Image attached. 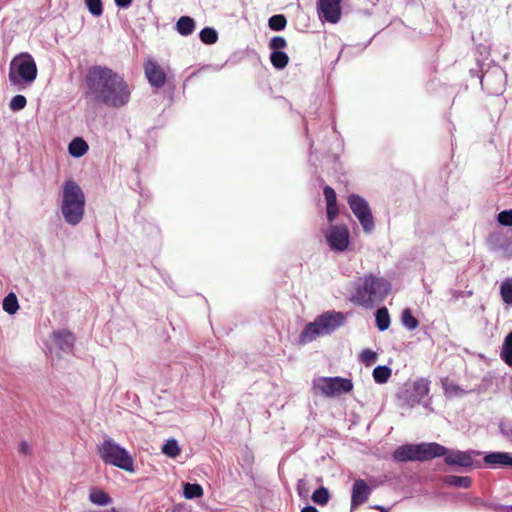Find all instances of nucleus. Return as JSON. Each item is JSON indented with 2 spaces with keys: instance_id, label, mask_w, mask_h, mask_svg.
I'll return each instance as SVG.
<instances>
[{
  "instance_id": "nucleus-12",
  "label": "nucleus",
  "mask_w": 512,
  "mask_h": 512,
  "mask_svg": "<svg viewBox=\"0 0 512 512\" xmlns=\"http://www.w3.org/2000/svg\"><path fill=\"white\" fill-rule=\"evenodd\" d=\"M325 240L331 251L341 253L348 249L351 242L349 228L342 225H331L325 232Z\"/></svg>"
},
{
  "instance_id": "nucleus-32",
  "label": "nucleus",
  "mask_w": 512,
  "mask_h": 512,
  "mask_svg": "<svg viewBox=\"0 0 512 512\" xmlns=\"http://www.w3.org/2000/svg\"><path fill=\"white\" fill-rule=\"evenodd\" d=\"M287 26V18L284 14H274L268 19V27L275 32L283 31Z\"/></svg>"
},
{
  "instance_id": "nucleus-15",
  "label": "nucleus",
  "mask_w": 512,
  "mask_h": 512,
  "mask_svg": "<svg viewBox=\"0 0 512 512\" xmlns=\"http://www.w3.org/2000/svg\"><path fill=\"white\" fill-rule=\"evenodd\" d=\"M372 493V488L361 478L354 480L351 489V512L364 504Z\"/></svg>"
},
{
  "instance_id": "nucleus-33",
  "label": "nucleus",
  "mask_w": 512,
  "mask_h": 512,
  "mask_svg": "<svg viewBox=\"0 0 512 512\" xmlns=\"http://www.w3.org/2000/svg\"><path fill=\"white\" fill-rule=\"evenodd\" d=\"M162 453L170 458H176L181 453V448L178 441L170 438L162 445Z\"/></svg>"
},
{
  "instance_id": "nucleus-43",
  "label": "nucleus",
  "mask_w": 512,
  "mask_h": 512,
  "mask_svg": "<svg viewBox=\"0 0 512 512\" xmlns=\"http://www.w3.org/2000/svg\"><path fill=\"white\" fill-rule=\"evenodd\" d=\"M485 509L492 510L494 512H507L508 505H503L500 503H493V502H485Z\"/></svg>"
},
{
  "instance_id": "nucleus-59",
  "label": "nucleus",
  "mask_w": 512,
  "mask_h": 512,
  "mask_svg": "<svg viewBox=\"0 0 512 512\" xmlns=\"http://www.w3.org/2000/svg\"><path fill=\"white\" fill-rule=\"evenodd\" d=\"M324 150H325V148H323V147L319 148V151H324Z\"/></svg>"
},
{
  "instance_id": "nucleus-23",
  "label": "nucleus",
  "mask_w": 512,
  "mask_h": 512,
  "mask_svg": "<svg viewBox=\"0 0 512 512\" xmlns=\"http://www.w3.org/2000/svg\"><path fill=\"white\" fill-rule=\"evenodd\" d=\"M375 325L377 329L381 332L386 331L390 324L391 319L389 315V311L386 307H380L375 311Z\"/></svg>"
},
{
  "instance_id": "nucleus-53",
  "label": "nucleus",
  "mask_w": 512,
  "mask_h": 512,
  "mask_svg": "<svg viewBox=\"0 0 512 512\" xmlns=\"http://www.w3.org/2000/svg\"><path fill=\"white\" fill-rule=\"evenodd\" d=\"M371 40L372 39H370L364 46L361 47L360 52L366 49V47L371 43Z\"/></svg>"
},
{
  "instance_id": "nucleus-36",
  "label": "nucleus",
  "mask_w": 512,
  "mask_h": 512,
  "mask_svg": "<svg viewBox=\"0 0 512 512\" xmlns=\"http://www.w3.org/2000/svg\"><path fill=\"white\" fill-rule=\"evenodd\" d=\"M85 6L89 13L94 17H100L103 14L102 0H84Z\"/></svg>"
},
{
  "instance_id": "nucleus-30",
  "label": "nucleus",
  "mask_w": 512,
  "mask_h": 512,
  "mask_svg": "<svg viewBox=\"0 0 512 512\" xmlns=\"http://www.w3.org/2000/svg\"><path fill=\"white\" fill-rule=\"evenodd\" d=\"M311 499L315 504L319 506H325L328 504L330 500V492L328 488L321 485L314 490V492L311 495Z\"/></svg>"
},
{
  "instance_id": "nucleus-44",
  "label": "nucleus",
  "mask_w": 512,
  "mask_h": 512,
  "mask_svg": "<svg viewBox=\"0 0 512 512\" xmlns=\"http://www.w3.org/2000/svg\"><path fill=\"white\" fill-rule=\"evenodd\" d=\"M352 47L350 46H343V48L341 49V51L339 52L338 54V57L336 58V60L334 61V63L338 62L340 58H345L346 60H349L352 58L353 56V53H352Z\"/></svg>"
},
{
  "instance_id": "nucleus-42",
  "label": "nucleus",
  "mask_w": 512,
  "mask_h": 512,
  "mask_svg": "<svg viewBox=\"0 0 512 512\" xmlns=\"http://www.w3.org/2000/svg\"><path fill=\"white\" fill-rule=\"evenodd\" d=\"M323 194L326 200V204L337 202L336 192L331 186L325 185L323 187Z\"/></svg>"
},
{
  "instance_id": "nucleus-27",
  "label": "nucleus",
  "mask_w": 512,
  "mask_h": 512,
  "mask_svg": "<svg viewBox=\"0 0 512 512\" xmlns=\"http://www.w3.org/2000/svg\"><path fill=\"white\" fill-rule=\"evenodd\" d=\"M89 500L97 506H107L112 503L110 495L101 489H92L89 494Z\"/></svg>"
},
{
  "instance_id": "nucleus-21",
  "label": "nucleus",
  "mask_w": 512,
  "mask_h": 512,
  "mask_svg": "<svg viewBox=\"0 0 512 512\" xmlns=\"http://www.w3.org/2000/svg\"><path fill=\"white\" fill-rule=\"evenodd\" d=\"M443 483L447 486L468 489L472 485V479L469 476L446 475L443 477Z\"/></svg>"
},
{
  "instance_id": "nucleus-10",
  "label": "nucleus",
  "mask_w": 512,
  "mask_h": 512,
  "mask_svg": "<svg viewBox=\"0 0 512 512\" xmlns=\"http://www.w3.org/2000/svg\"><path fill=\"white\" fill-rule=\"evenodd\" d=\"M9 80L16 86H25L32 82V57L28 53L17 55L12 59Z\"/></svg>"
},
{
  "instance_id": "nucleus-17",
  "label": "nucleus",
  "mask_w": 512,
  "mask_h": 512,
  "mask_svg": "<svg viewBox=\"0 0 512 512\" xmlns=\"http://www.w3.org/2000/svg\"><path fill=\"white\" fill-rule=\"evenodd\" d=\"M55 345L64 354H70L75 344L74 334L67 329H60L52 333Z\"/></svg>"
},
{
  "instance_id": "nucleus-50",
  "label": "nucleus",
  "mask_w": 512,
  "mask_h": 512,
  "mask_svg": "<svg viewBox=\"0 0 512 512\" xmlns=\"http://www.w3.org/2000/svg\"><path fill=\"white\" fill-rule=\"evenodd\" d=\"M371 509H374V510H377L379 512H387L389 511V508L383 506V505H380V504H375L373 506H371Z\"/></svg>"
},
{
  "instance_id": "nucleus-11",
  "label": "nucleus",
  "mask_w": 512,
  "mask_h": 512,
  "mask_svg": "<svg viewBox=\"0 0 512 512\" xmlns=\"http://www.w3.org/2000/svg\"><path fill=\"white\" fill-rule=\"evenodd\" d=\"M314 388L328 397H338L353 390V382L340 376L320 377L313 381Z\"/></svg>"
},
{
  "instance_id": "nucleus-13",
  "label": "nucleus",
  "mask_w": 512,
  "mask_h": 512,
  "mask_svg": "<svg viewBox=\"0 0 512 512\" xmlns=\"http://www.w3.org/2000/svg\"><path fill=\"white\" fill-rule=\"evenodd\" d=\"M342 0H317V13L321 21L336 24L342 15Z\"/></svg>"
},
{
  "instance_id": "nucleus-8",
  "label": "nucleus",
  "mask_w": 512,
  "mask_h": 512,
  "mask_svg": "<svg viewBox=\"0 0 512 512\" xmlns=\"http://www.w3.org/2000/svg\"><path fill=\"white\" fill-rule=\"evenodd\" d=\"M439 447L442 448V451L436 455V458L443 457L444 463L456 470H470L474 466L473 458L481 455V451L475 449H450L442 444H439Z\"/></svg>"
},
{
  "instance_id": "nucleus-45",
  "label": "nucleus",
  "mask_w": 512,
  "mask_h": 512,
  "mask_svg": "<svg viewBox=\"0 0 512 512\" xmlns=\"http://www.w3.org/2000/svg\"><path fill=\"white\" fill-rule=\"evenodd\" d=\"M297 492L300 497H307L308 488L307 482L304 479H300L297 483Z\"/></svg>"
},
{
  "instance_id": "nucleus-22",
  "label": "nucleus",
  "mask_w": 512,
  "mask_h": 512,
  "mask_svg": "<svg viewBox=\"0 0 512 512\" xmlns=\"http://www.w3.org/2000/svg\"><path fill=\"white\" fill-rule=\"evenodd\" d=\"M489 244L494 251L507 252L511 247V242L502 234L494 233L489 237Z\"/></svg>"
},
{
  "instance_id": "nucleus-29",
  "label": "nucleus",
  "mask_w": 512,
  "mask_h": 512,
  "mask_svg": "<svg viewBox=\"0 0 512 512\" xmlns=\"http://www.w3.org/2000/svg\"><path fill=\"white\" fill-rule=\"evenodd\" d=\"M203 488L199 483L183 484V496L185 499L192 500L202 497Z\"/></svg>"
},
{
  "instance_id": "nucleus-31",
  "label": "nucleus",
  "mask_w": 512,
  "mask_h": 512,
  "mask_svg": "<svg viewBox=\"0 0 512 512\" xmlns=\"http://www.w3.org/2000/svg\"><path fill=\"white\" fill-rule=\"evenodd\" d=\"M199 38L205 45H213L218 41V32L215 28L206 26L199 32Z\"/></svg>"
},
{
  "instance_id": "nucleus-26",
  "label": "nucleus",
  "mask_w": 512,
  "mask_h": 512,
  "mask_svg": "<svg viewBox=\"0 0 512 512\" xmlns=\"http://www.w3.org/2000/svg\"><path fill=\"white\" fill-rule=\"evenodd\" d=\"M269 58L272 66L277 70H283L289 63V56L283 50L271 51Z\"/></svg>"
},
{
  "instance_id": "nucleus-37",
  "label": "nucleus",
  "mask_w": 512,
  "mask_h": 512,
  "mask_svg": "<svg viewBox=\"0 0 512 512\" xmlns=\"http://www.w3.org/2000/svg\"><path fill=\"white\" fill-rule=\"evenodd\" d=\"M359 359L361 363H363L366 367L372 366L378 359V355L375 351L371 349H364L360 355Z\"/></svg>"
},
{
  "instance_id": "nucleus-1",
  "label": "nucleus",
  "mask_w": 512,
  "mask_h": 512,
  "mask_svg": "<svg viewBox=\"0 0 512 512\" xmlns=\"http://www.w3.org/2000/svg\"><path fill=\"white\" fill-rule=\"evenodd\" d=\"M84 83V97L90 102L114 109L123 108L130 102V85L123 75L107 66L89 67Z\"/></svg>"
},
{
  "instance_id": "nucleus-25",
  "label": "nucleus",
  "mask_w": 512,
  "mask_h": 512,
  "mask_svg": "<svg viewBox=\"0 0 512 512\" xmlns=\"http://www.w3.org/2000/svg\"><path fill=\"white\" fill-rule=\"evenodd\" d=\"M392 375V369L388 365H378L372 371V377L375 383L385 384Z\"/></svg>"
},
{
  "instance_id": "nucleus-49",
  "label": "nucleus",
  "mask_w": 512,
  "mask_h": 512,
  "mask_svg": "<svg viewBox=\"0 0 512 512\" xmlns=\"http://www.w3.org/2000/svg\"><path fill=\"white\" fill-rule=\"evenodd\" d=\"M29 449H30V447H29V444H28L27 442L23 441V442L20 444V451H21L23 454L27 455V454L29 453Z\"/></svg>"
},
{
  "instance_id": "nucleus-38",
  "label": "nucleus",
  "mask_w": 512,
  "mask_h": 512,
  "mask_svg": "<svg viewBox=\"0 0 512 512\" xmlns=\"http://www.w3.org/2000/svg\"><path fill=\"white\" fill-rule=\"evenodd\" d=\"M268 47L270 51H279L287 47V41L283 36H273L269 40Z\"/></svg>"
},
{
  "instance_id": "nucleus-40",
  "label": "nucleus",
  "mask_w": 512,
  "mask_h": 512,
  "mask_svg": "<svg viewBox=\"0 0 512 512\" xmlns=\"http://www.w3.org/2000/svg\"><path fill=\"white\" fill-rule=\"evenodd\" d=\"M339 214L337 202L326 204V217L329 222H333Z\"/></svg>"
},
{
  "instance_id": "nucleus-7",
  "label": "nucleus",
  "mask_w": 512,
  "mask_h": 512,
  "mask_svg": "<svg viewBox=\"0 0 512 512\" xmlns=\"http://www.w3.org/2000/svg\"><path fill=\"white\" fill-rule=\"evenodd\" d=\"M430 391V382L424 378H418L412 383H405L397 393V398L402 407L413 408L422 403V400Z\"/></svg>"
},
{
  "instance_id": "nucleus-34",
  "label": "nucleus",
  "mask_w": 512,
  "mask_h": 512,
  "mask_svg": "<svg viewBox=\"0 0 512 512\" xmlns=\"http://www.w3.org/2000/svg\"><path fill=\"white\" fill-rule=\"evenodd\" d=\"M500 295L506 305L512 306V277H508L502 281L500 285Z\"/></svg>"
},
{
  "instance_id": "nucleus-51",
  "label": "nucleus",
  "mask_w": 512,
  "mask_h": 512,
  "mask_svg": "<svg viewBox=\"0 0 512 512\" xmlns=\"http://www.w3.org/2000/svg\"><path fill=\"white\" fill-rule=\"evenodd\" d=\"M499 430H500V433L503 435V436H509V431L508 429H505L504 425L501 423L499 425Z\"/></svg>"
},
{
  "instance_id": "nucleus-16",
  "label": "nucleus",
  "mask_w": 512,
  "mask_h": 512,
  "mask_svg": "<svg viewBox=\"0 0 512 512\" xmlns=\"http://www.w3.org/2000/svg\"><path fill=\"white\" fill-rule=\"evenodd\" d=\"M144 71L149 84L156 88H162L167 80L164 69L153 59H148L144 64Z\"/></svg>"
},
{
  "instance_id": "nucleus-55",
  "label": "nucleus",
  "mask_w": 512,
  "mask_h": 512,
  "mask_svg": "<svg viewBox=\"0 0 512 512\" xmlns=\"http://www.w3.org/2000/svg\"><path fill=\"white\" fill-rule=\"evenodd\" d=\"M470 74H471L472 76L476 75L475 70H474V69H470Z\"/></svg>"
},
{
  "instance_id": "nucleus-58",
  "label": "nucleus",
  "mask_w": 512,
  "mask_h": 512,
  "mask_svg": "<svg viewBox=\"0 0 512 512\" xmlns=\"http://www.w3.org/2000/svg\"><path fill=\"white\" fill-rule=\"evenodd\" d=\"M483 82V76H480V83L482 84Z\"/></svg>"
},
{
  "instance_id": "nucleus-19",
  "label": "nucleus",
  "mask_w": 512,
  "mask_h": 512,
  "mask_svg": "<svg viewBox=\"0 0 512 512\" xmlns=\"http://www.w3.org/2000/svg\"><path fill=\"white\" fill-rule=\"evenodd\" d=\"M89 150V145L83 137H74L68 145L69 155L73 158L84 156Z\"/></svg>"
},
{
  "instance_id": "nucleus-46",
  "label": "nucleus",
  "mask_w": 512,
  "mask_h": 512,
  "mask_svg": "<svg viewBox=\"0 0 512 512\" xmlns=\"http://www.w3.org/2000/svg\"><path fill=\"white\" fill-rule=\"evenodd\" d=\"M485 502H486V501H485V500H483V499H482V498H480V497H475V496H473V497H470V498H469V504H470L472 507H476V508H478V507H483V508H485Z\"/></svg>"
},
{
  "instance_id": "nucleus-9",
  "label": "nucleus",
  "mask_w": 512,
  "mask_h": 512,
  "mask_svg": "<svg viewBox=\"0 0 512 512\" xmlns=\"http://www.w3.org/2000/svg\"><path fill=\"white\" fill-rule=\"evenodd\" d=\"M347 204L363 231L367 234L372 233L375 229V219L368 201L359 194L351 193L347 196Z\"/></svg>"
},
{
  "instance_id": "nucleus-5",
  "label": "nucleus",
  "mask_w": 512,
  "mask_h": 512,
  "mask_svg": "<svg viewBox=\"0 0 512 512\" xmlns=\"http://www.w3.org/2000/svg\"><path fill=\"white\" fill-rule=\"evenodd\" d=\"M441 451L437 442L406 443L393 451L392 459L398 463L426 462L435 459Z\"/></svg>"
},
{
  "instance_id": "nucleus-57",
  "label": "nucleus",
  "mask_w": 512,
  "mask_h": 512,
  "mask_svg": "<svg viewBox=\"0 0 512 512\" xmlns=\"http://www.w3.org/2000/svg\"><path fill=\"white\" fill-rule=\"evenodd\" d=\"M306 134H308V127L305 125ZM307 138H309V135H307Z\"/></svg>"
},
{
  "instance_id": "nucleus-2",
  "label": "nucleus",
  "mask_w": 512,
  "mask_h": 512,
  "mask_svg": "<svg viewBox=\"0 0 512 512\" xmlns=\"http://www.w3.org/2000/svg\"><path fill=\"white\" fill-rule=\"evenodd\" d=\"M60 211L64 221L77 226L85 213V194L80 185L72 179L66 180L61 187Z\"/></svg>"
},
{
  "instance_id": "nucleus-41",
  "label": "nucleus",
  "mask_w": 512,
  "mask_h": 512,
  "mask_svg": "<svg viewBox=\"0 0 512 512\" xmlns=\"http://www.w3.org/2000/svg\"><path fill=\"white\" fill-rule=\"evenodd\" d=\"M26 102V98L23 95H16L10 101V108L13 111L21 110L25 107Z\"/></svg>"
},
{
  "instance_id": "nucleus-35",
  "label": "nucleus",
  "mask_w": 512,
  "mask_h": 512,
  "mask_svg": "<svg viewBox=\"0 0 512 512\" xmlns=\"http://www.w3.org/2000/svg\"><path fill=\"white\" fill-rule=\"evenodd\" d=\"M3 310L8 314H15L19 308L17 297L14 293H9L3 300Z\"/></svg>"
},
{
  "instance_id": "nucleus-48",
  "label": "nucleus",
  "mask_w": 512,
  "mask_h": 512,
  "mask_svg": "<svg viewBox=\"0 0 512 512\" xmlns=\"http://www.w3.org/2000/svg\"><path fill=\"white\" fill-rule=\"evenodd\" d=\"M300 512H319L318 509L313 506V505H310V504H307L306 506H304Z\"/></svg>"
},
{
  "instance_id": "nucleus-60",
  "label": "nucleus",
  "mask_w": 512,
  "mask_h": 512,
  "mask_svg": "<svg viewBox=\"0 0 512 512\" xmlns=\"http://www.w3.org/2000/svg\"><path fill=\"white\" fill-rule=\"evenodd\" d=\"M387 512H389V511H387Z\"/></svg>"
},
{
  "instance_id": "nucleus-6",
  "label": "nucleus",
  "mask_w": 512,
  "mask_h": 512,
  "mask_svg": "<svg viewBox=\"0 0 512 512\" xmlns=\"http://www.w3.org/2000/svg\"><path fill=\"white\" fill-rule=\"evenodd\" d=\"M97 451L105 464L115 466L129 473L135 472L134 459L130 452L112 438L104 439L98 445Z\"/></svg>"
},
{
  "instance_id": "nucleus-56",
  "label": "nucleus",
  "mask_w": 512,
  "mask_h": 512,
  "mask_svg": "<svg viewBox=\"0 0 512 512\" xmlns=\"http://www.w3.org/2000/svg\"><path fill=\"white\" fill-rule=\"evenodd\" d=\"M507 512H512V504H511V505H508Z\"/></svg>"
},
{
  "instance_id": "nucleus-39",
  "label": "nucleus",
  "mask_w": 512,
  "mask_h": 512,
  "mask_svg": "<svg viewBox=\"0 0 512 512\" xmlns=\"http://www.w3.org/2000/svg\"><path fill=\"white\" fill-rule=\"evenodd\" d=\"M497 222L504 227H512V209H505L498 213Z\"/></svg>"
},
{
  "instance_id": "nucleus-28",
  "label": "nucleus",
  "mask_w": 512,
  "mask_h": 512,
  "mask_svg": "<svg viewBox=\"0 0 512 512\" xmlns=\"http://www.w3.org/2000/svg\"><path fill=\"white\" fill-rule=\"evenodd\" d=\"M401 324L408 330L413 331L419 326L418 319L413 315L410 308H404L401 313Z\"/></svg>"
},
{
  "instance_id": "nucleus-4",
  "label": "nucleus",
  "mask_w": 512,
  "mask_h": 512,
  "mask_svg": "<svg viewBox=\"0 0 512 512\" xmlns=\"http://www.w3.org/2000/svg\"><path fill=\"white\" fill-rule=\"evenodd\" d=\"M346 316L341 311L328 310L318 315L314 321L307 323L301 331L297 343L304 346L317 337L330 335L339 327L343 326Z\"/></svg>"
},
{
  "instance_id": "nucleus-24",
  "label": "nucleus",
  "mask_w": 512,
  "mask_h": 512,
  "mask_svg": "<svg viewBox=\"0 0 512 512\" xmlns=\"http://www.w3.org/2000/svg\"><path fill=\"white\" fill-rule=\"evenodd\" d=\"M500 358L509 367H512V330L504 337Z\"/></svg>"
},
{
  "instance_id": "nucleus-14",
  "label": "nucleus",
  "mask_w": 512,
  "mask_h": 512,
  "mask_svg": "<svg viewBox=\"0 0 512 512\" xmlns=\"http://www.w3.org/2000/svg\"><path fill=\"white\" fill-rule=\"evenodd\" d=\"M483 464L489 469H512V453L506 451H481Z\"/></svg>"
},
{
  "instance_id": "nucleus-18",
  "label": "nucleus",
  "mask_w": 512,
  "mask_h": 512,
  "mask_svg": "<svg viewBox=\"0 0 512 512\" xmlns=\"http://www.w3.org/2000/svg\"><path fill=\"white\" fill-rule=\"evenodd\" d=\"M238 464L240 465L243 473L253 482V485L256 487V478L253 471V464H254V455L253 452L248 449L244 448L240 451V455L238 456Z\"/></svg>"
},
{
  "instance_id": "nucleus-54",
  "label": "nucleus",
  "mask_w": 512,
  "mask_h": 512,
  "mask_svg": "<svg viewBox=\"0 0 512 512\" xmlns=\"http://www.w3.org/2000/svg\"><path fill=\"white\" fill-rule=\"evenodd\" d=\"M313 148H314V141L311 140L310 141V152L313 153Z\"/></svg>"
},
{
  "instance_id": "nucleus-52",
  "label": "nucleus",
  "mask_w": 512,
  "mask_h": 512,
  "mask_svg": "<svg viewBox=\"0 0 512 512\" xmlns=\"http://www.w3.org/2000/svg\"><path fill=\"white\" fill-rule=\"evenodd\" d=\"M33 77H34V80L37 77V67H36V63L35 62H34V74H33Z\"/></svg>"
},
{
  "instance_id": "nucleus-3",
  "label": "nucleus",
  "mask_w": 512,
  "mask_h": 512,
  "mask_svg": "<svg viewBox=\"0 0 512 512\" xmlns=\"http://www.w3.org/2000/svg\"><path fill=\"white\" fill-rule=\"evenodd\" d=\"M391 290V283L383 278L370 273L355 284V292L351 300L363 307H372L375 303L382 302Z\"/></svg>"
},
{
  "instance_id": "nucleus-20",
  "label": "nucleus",
  "mask_w": 512,
  "mask_h": 512,
  "mask_svg": "<svg viewBox=\"0 0 512 512\" xmlns=\"http://www.w3.org/2000/svg\"><path fill=\"white\" fill-rule=\"evenodd\" d=\"M196 29V21L190 16H181L175 23V30L181 36H189Z\"/></svg>"
},
{
  "instance_id": "nucleus-47",
  "label": "nucleus",
  "mask_w": 512,
  "mask_h": 512,
  "mask_svg": "<svg viewBox=\"0 0 512 512\" xmlns=\"http://www.w3.org/2000/svg\"><path fill=\"white\" fill-rule=\"evenodd\" d=\"M133 0H114L115 5L119 9H128L132 5Z\"/></svg>"
}]
</instances>
